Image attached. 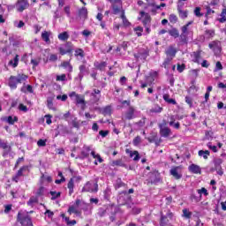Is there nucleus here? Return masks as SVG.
<instances>
[{
    "instance_id": "1",
    "label": "nucleus",
    "mask_w": 226,
    "mask_h": 226,
    "mask_svg": "<svg viewBox=\"0 0 226 226\" xmlns=\"http://www.w3.org/2000/svg\"><path fill=\"white\" fill-rule=\"evenodd\" d=\"M17 222H19L22 226H33L31 217L22 212L18 213Z\"/></svg>"
},
{
    "instance_id": "2",
    "label": "nucleus",
    "mask_w": 226,
    "mask_h": 226,
    "mask_svg": "<svg viewBox=\"0 0 226 226\" xmlns=\"http://www.w3.org/2000/svg\"><path fill=\"white\" fill-rule=\"evenodd\" d=\"M58 50L61 56H64L65 54H72V52H73V44H72L71 41H68L58 48Z\"/></svg>"
},
{
    "instance_id": "3",
    "label": "nucleus",
    "mask_w": 226,
    "mask_h": 226,
    "mask_svg": "<svg viewBox=\"0 0 226 226\" xmlns=\"http://www.w3.org/2000/svg\"><path fill=\"white\" fill-rule=\"evenodd\" d=\"M209 49L214 50L215 56H220L222 53V43L218 41H214L208 44Z\"/></svg>"
},
{
    "instance_id": "4",
    "label": "nucleus",
    "mask_w": 226,
    "mask_h": 226,
    "mask_svg": "<svg viewBox=\"0 0 226 226\" xmlns=\"http://www.w3.org/2000/svg\"><path fill=\"white\" fill-rule=\"evenodd\" d=\"M82 192H89L90 193L98 192V182H87L83 187Z\"/></svg>"
},
{
    "instance_id": "5",
    "label": "nucleus",
    "mask_w": 226,
    "mask_h": 226,
    "mask_svg": "<svg viewBox=\"0 0 226 226\" xmlns=\"http://www.w3.org/2000/svg\"><path fill=\"white\" fill-rule=\"evenodd\" d=\"M16 8L18 11H24V10H27L29 8V2L27 0H19L16 4Z\"/></svg>"
},
{
    "instance_id": "6",
    "label": "nucleus",
    "mask_w": 226,
    "mask_h": 226,
    "mask_svg": "<svg viewBox=\"0 0 226 226\" xmlns=\"http://www.w3.org/2000/svg\"><path fill=\"white\" fill-rule=\"evenodd\" d=\"M159 128L161 137H164L165 139L170 137V133H172L170 128L163 126V124H159Z\"/></svg>"
},
{
    "instance_id": "7",
    "label": "nucleus",
    "mask_w": 226,
    "mask_h": 226,
    "mask_svg": "<svg viewBox=\"0 0 226 226\" xmlns=\"http://www.w3.org/2000/svg\"><path fill=\"white\" fill-rule=\"evenodd\" d=\"M215 169L219 176H223V170H222V163H223V160L218 158L214 160Z\"/></svg>"
},
{
    "instance_id": "8",
    "label": "nucleus",
    "mask_w": 226,
    "mask_h": 226,
    "mask_svg": "<svg viewBox=\"0 0 226 226\" xmlns=\"http://www.w3.org/2000/svg\"><path fill=\"white\" fill-rule=\"evenodd\" d=\"M148 56H149V52L146 49H140L138 53L134 54V57L135 59H137V61H139V59H142L143 61H146Z\"/></svg>"
},
{
    "instance_id": "9",
    "label": "nucleus",
    "mask_w": 226,
    "mask_h": 226,
    "mask_svg": "<svg viewBox=\"0 0 226 226\" xmlns=\"http://www.w3.org/2000/svg\"><path fill=\"white\" fill-rule=\"evenodd\" d=\"M130 193H133V189H129L128 193H124V195H121L118 198V202H122L121 204L124 206L130 199H132V196H130Z\"/></svg>"
},
{
    "instance_id": "10",
    "label": "nucleus",
    "mask_w": 226,
    "mask_h": 226,
    "mask_svg": "<svg viewBox=\"0 0 226 226\" xmlns=\"http://www.w3.org/2000/svg\"><path fill=\"white\" fill-rule=\"evenodd\" d=\"M26 170H27V166L21 167L18 170L16 175L12 177V181H14L15 183H18V181H20V177H22V176H24V172H26Z\"/></svg>"
},
{
    "instance_id": "11",
    "label": "nucleus",
    "mask_w": 226,
    "mask_h": 226,
    "mask_svg": "<svg viewBox=\"0 0 226 226\" xmlns=\"http://www.w3.org/2000/svg\"><path fill=\"white\" fill-rule=\"evenodd\" d=\"M108 212L110 213L109 220L110 222H116V215H117V208H116L114 206H109L107 207Z\"/></svg>"
},
{
    "instance_id": "12",
    "label": "nucleus",
    "mask_w": 226,
    "mask_h": 226,
    "mask_svg": "<svg viewBox=\"0 0 226 226\" xmlns=\"http://www.w3.org/2000/svg\"><path fill=\"white\" fill-rule=\"evenodd\" d=\"M79 80H82L85 75L89 74V70L87 69V67H86V64L79 65Z\"/></svg>"
},
{
    "instance_id": "13",
    "label": "nucleus",
    "mask_w": 226,
    "mask_h": 226,
    "mask_svg": "<svg viewBox=\"0 0 226 226\" xmlns=\"http://www.w3.org/2000/svg\"><path fill=\"white\" fill-rule=\"evenodd\" d=\"M177 53V50H176V48L170 46L166 50L165 54L167 57H170L171 59H174L176 57V54Z\"/></svg>"
},
{
    "instance_id": "14",
    "label": "nucleus",
    "mask_w": 226,
    "mask_h": 226,
    "mask_svg": "<svg viewBox=\"0 0 226 226\" xmlns=\"http://www.w3.org/2000/svg\"><path fill=\"white\" fill-rule=\"evenodd\" d=\"M140 15L143 17V15H145L144 19L142 20L143 26L145 27H147V26L151 25V16H149V14L141 11Z\"/></svg>"
},
{
    "instance_id": "15",
    "label": "nucleus",
    "mask_w": 226,
    "mask_h": 226,
    "mask_svg": "<svg viewBox=\"0 0 226 226\" xmlns=\"http://www.w3.org/2000/svg\"><path fill=\"white\" fill-rule=\"evenodd\" d=\"M134 117H135V108H133L132 106H129L125 113V118H127L128 120H131V119H133Z\"/></svg>"
},
{
    "instance_id": "16",
    "label": "nucleus",
    "mask_w": 226,
    "mask_h": 226,
    "mask_svg": "<svg viewBox=\"0 0 226 226\" xmlns=\"http://www.w3.org/2000/svg\"><path fill=\"white\" fill-rule=\"evenodd\" d=\"M179 167L172 168L170 171V173L175 177V179H181L183 177V175L179 173Z\"/></svg>"
},
{
    "instance_id": "17",
    "label": "nucleus",
    "mask_w": 226,
    "mask_h": 226,
    "mask_svg": "<svg viewBox=\"0 0 226 226\" xmlns=\"http://www.w3.org/2000/svg\"><path fill=\"white\" fill-rule=\"evenodd\" d=\"M126 153H129L130 157L133 158L134 162H139V160H140V154H139V151L135 150V151H130V150H126Z\"/></svg>"
},
{
    "instance_id": "18",
    "label": "nucleus",
    "mask_w": 226,
    "mask_h": 226,
    "mask_svg": "<svg viewBox=\"0 0 226 226\" xmlns=\"http://www.w3.org/2000/svg\"><path fill=\"white\" fill-rule=\"evenodd\" d=\"M17 84H19L17 78L15 76H11L9 79V87L11 89H17Z\"/></svg>"
},
{
    "instance_id": "19",
    "label": "nucleus",
    "mask_w": 226,
    "mask_h": 226,
    "mask_svg": "<svg viewBox=\"0 0 226 226\" xmlns=\"http://www.w3.org/2000/svg\"><path fill=\"white\" fill-rule=\"evenodd\" d=\"M78 15L79 19L86 20V19H87V9L86 7H82L79 10Z\"/></svg>"
},
{
    "instance_id": "20",
    "label": "nucleus",
    "mask_w": 226,
    "mask_h": 226,
    "mask_svg": "<svg viewBox=\"0 0 226 226\" xmlns=\"http://www.w3.org/2000/svg\"><path fill=\"white\" fill-rule=\"evenodd\" d=\"M190 172H192V174H200V166L196 164H191L189 166Z\"/></svg>"
},
{
    "instance_id": "21",
    "label": "nucleus",
    "mask_w": 226,
    "mask_h": 226,
    "mask_svg": "<svg viewBox=\"0 0 226 226\" xmlns=\"http://www.w3.org/2000/svg\"><path fill=\"white\" fill-rule=\"evenodd\" d=\"M21 93H30L33 94L34 93V90H33V86L31 85H26L24 83V86L20 89Z\"/></svg>"
},
{
    "instance_id": "22",
    "label": "nucleus",
    "mask_w": 226,
    "mask_h": 226,
    "mask_svg": "<svg viewBox=\"0 0 226 226\" xmlns=\"http://www.w3.org/2000/svg\"><path fill=\"white\" fill-rule=\"evenodd\" d=\"M120 11L123 13L124 10H123V5L121 4H113V13L114 15H117V13H120Z\"/></svg>"
},
{
    "instance_id": "23",
    "label": "nucleus",
    "mask_w": 226,
    "mask_h": 226,
    "mask_svg": "<svg viewBox=\"0 0 226 226\" xmlns=\"http://www.w3.org/2000/svg\"><path fill=\"white\" fill-rule=\"evenodd\" d=\"M182 34H180V38L182 40H186V36H188V25H185L181 27Z\"/></svg>"
},
{
    "instance_id": "24",
    "label": "nucleus",
    "mask_w": 226,
    "mask_h": 226,
    "mask_svg": "<svg viewBox=\"0 0 226 226\" xmlns=\"http://www.w3.org/2000/svg\"><path fill=\"white\" fill-rule=\"evenodd\" d=\"M58 133H60V135H63V137H64V135H70V133H72V131L68 129V127L61 125Z\"/></svg>"
},
{
    "instance_id": "25",
    "label": "nucleus",
    "mask_w": 226,
    "mask_h": 226,
    "mask_svg": "<svg viewBox=\"0 0 226 226\" xmlns=\"http://www.w3.org/2000/svg\"><path fill=\"white\" fill-rule=\"evenodd\" d=\"M67 188L69 189V195H72L73 193V188H75V181L73 178H71L68 185Z\"/></svg>"
},
{
    "instance_id": "26",
    "label": "nucleus",
    "mask_w": 226,
    "mask_h": 226,
    "mask_svg": "<svg viewBox=\"0 0 226 226\" xmlns=\"http://www.w3.org/2000/svg\"><path fill=\"white\" fill-rule=\"evenodd\" d=\"M168 33L170 36H172L173 38H179V30H177V28H171Z\"/></svg>"
},
{
    "instance_id": "27",
    "label": "nucleus",
    "mask_w": 226,
    "mask_h": 226,
    "mask_svg": "<svg viewBox=\"0 0 226 226\" xmlns=\"http://www.w3.org/2000/svg\"><path fill=\"white\" fill-rule=\"evenodd\" d=\"M94 66L95 68H97V70H100L101 72H103V70H105V68H107V63L106 62H102V63H94Z\"/></svg>"
},
{
    "instance_id": "28",
    "label": "nucleus",
    "mask_w": 226,
    "mask_h": 226,
    "mask_svg": "<svg viewBox=\"0 0 226 226\" xmlns=\"http://www.w3.org/2000/svg\"><path fill=\"white\" fill-rule=\"evenodd\" d=\"M61 66L63 68H65V70H67V72H69L70 73H72V72H73V66H72V64H70V62H63L61 64Z\"/></svg>"
},
{
    "instance_id": "29",
    "label": "nucleus",
    "mask_w": 226,
    "mask_h": 226,
    "mask_svg": "<svg viewBox=\"0 0 226 226\" xmlns=\"http://www.w3.org/2000/svg\"><path fill=\"white\" fill-rule=\"evenodd\" d=\"M68 213L69 215H76L77 216H80V211H79L78 209H76V207L74 206H71L68 208Z\"/></svg>"
},
{
    "instance_id": "30",
    "label": "nucleus",
    "mask_w": 226,
    "mask_h": 226,
    "mask_svg": "<svg viewBox=\"0 0 226 226\" xmlns=\"http://www.w3.org/2000/svg\"><path fill=\"white\" fill-rule=\"evenodd\" d=\"M68 38H70V34H68V32H63L58 34V40H60L61 41H66Z\"/></svg>"
},
{
    "instance_id": "31",
    "label": "nucleus",
    "mask_w": 226,
    "mask_h": 226,
    "mask_svg": "<svg viewBox=\"0 0 226 226\" xmlns=\"http://www.w3.org/2000/svg\"><path fill=\"white\" fill-rule=\"evenodd\" d=\"M177 11L180 19H186L188 17V11H183V9L180 6H178Z\"/></svg>"
},
{
    "instance_id": "32",
    "label": "nucleus",
    "mask_w": 226,
    "mask_h": 226,
    "mask_svg": "<svg viewBox=\"0 0 226 226\" xmlns=\"http://www.w3.org/2000/svg\"><path fill=\"white\" fill-rule=\"evenodd\" d=\"M16 77V80L18 81V84H22V82L27 80V75L25 74H19Z\"/></svg>"
},
{
    "instance_id": "33",
    "label": "nucleus",
    "mask_w": 226,
    "mask_h": 226,
    "mask_svg": "<svg viewBox=\"0 0 226 226\" xmlns=\"http://www.w3.org/2000/svg\"><path fill=\"white\" fill-rule=\"evenodd\" d=\"M100 93H102V91L98 90V89H94L93 92L91 93V96H95V102H99L100 98L102 95H100Z\"/></svg>"
},
{
    "instance_id": "34",
    "label": "nucleus",
    "mask_w": 226,
    "mask_h": 226,
    "mask_svg": "<svg viewBox=\"0 0 226 226\" xmlns=\"http://www.w3.org/2000/svg\"><path fill=\"white\" fill-rule=\"evenodd\" d=\"M9 64L13 68H17L19 66V55H16L14 59L9 62Z\"/></svg>"
},
{
    "instance_id": "35",
    "label": "nucleus",
    "mask_w": 226,
    "mask_h": 226,
    "mask_svg": "<svg viewBox=\"0 0 226 226\" xmlns=\"http://www.w3.org/2000/svg\"><path fill=\"white\" fill-rule=\"evenodd\" d=\"M34 204H38V196L32 197L27 201V206H30L31 207H33V206H34Z\"/></svg>"
},
{
    "instance_id": "36",
    "label": "nucleus",
    "mask_w": 226,
    "mask_h": 226,
    "mask_svg": "<svg viewBox=\"0 0 226 226\" xmlns=\"http://www.w3.org/2000/svg\"><path fill=\"white\" fill-rule=\"evenodd\" d=\"M163 100L167 102V103H170L171 105H176V100L170 99V96L167 94L163 95Z\"/></svg>"
},
{
    "instance_id": "37",
    "label": "nucleus",
    "mask_w": 226,
    "mask_h": 226,
    "mask_svg": "<svg viewBox=\"0 0 226 226\" xmlns=\"http://www.w3.org/2000/svg\"><path fill=\"white\" fill-rule=\"evenodd\" d=\"M107 211H109V209H107V207H100L98 209V216H100L101 218H103V216H105L107 215Z\"/></svg>"
},
{
    "instance_id": "38",
    "label": "nucleus",
    "mask_w": 226,
    "mask_h": 226,
    "mask_svg": "<svg viewBox=\"0 0 226 226\" xmlns=\"http://www.w3.org/2000/svg\"><path fill=\"white\" fill-rule=\"evenodd\" d=\"M41 38L44 41L49 42V41H50V34H49V32H47V31H44L41 34Z\"/></svg>"
},
{
    "instance_id": "39",
    "label": "nucleus",
    "mask_w": 226,
    "mask_h": 226,
    "mask_svg": "<svg viewBox=\"0 0 226 226\" xmlns=\"http://www.w3.org/2000/svg\"><path fill=\"white\" fill-rule=\"evenodd\" d=\"M213 36H215L214 29L205 31V38H207L209 40L210 38H213Z\"/></svg>"
},
{
    "instance_id": "40",
    "label": "nucleus",
    "mask_w": 226,
    "mask_h": 226,
    "mask_svg": "<svg viewBox=\"0 0 226 226\" xmlns=\"http://www.w3.org/2000/svg\"><path fill=\"white\" fill-rule=\"evenodd\" d=\"M198 154L199 156H203L204 160H207V157L209 156V151L200 150Z\"/></svg>"
},
{
    "instance_id": "41",
    "label": "nucleus",
    "mask_w": 226,
    "mask_h": 226,
    "mask_svg": "<svg viewBox=\"0 0 226 226\" xmlns=\"http://www.w3.org/2000/svg\"><path fill=\"white\" fill-rule=\"evenodd\" d=\"M50 195L52 196L51 197V200H56V199H59V197H61V192H54V191H51L49 192Z\"/></svg>"
},
{
    "instance_id": "42",
    "label": "nucleus",
    "mask_w": 226,
    "mask_h": 226,
    "mask_svg": "<svg viewBox=\"0 0 226 226\" xmlns=\"http://www.w3.org/2000/svg\"><path fill=\"white\" fill-rule=\"evenodd\" d=\"M17 121H19V118L17 117H11V116H9L7 117V123L9 124H15V123H17Z\"/></svg>"
},
{
    "instance_id": "43",
    "label": "nucleus",
    "mask_w": 226,
    "mask_h": 226,
    "mask_svg": "<svg viewBox=\"0 0 226 226\" xmlns=\"http://www.w3.org/2000/svg\"><path fill=\"white\" fill-rule=\"evenodd\" d=\"M91 149L89 147H85L84 150L81 152V158H87L89 156Z\"/></svg>"
},
{
    "instance_id": "44",
    "label": "nucleus",
    "mask_w": 226,
    "mask_h": 226,
    "mask_svg": "<svg viewBox=\"0 0 226 226\" xmlns=\"http://www.w3.org/2000/svg\"><path fill=\"white\" fill-rule=\"evenodd\" d=\"M193 62L199 63V60L200 59V51H196L192 53Z\"/></svg>"
},
{
    "instance_id": "45",
    "label": "nucleus",
    "mask_w": 226,
    "mask_h": 226,
    "mask_svg": "<svg viewBox=\"0 0 226 226\" xmlns=\"http://www.w3.org/2000/svg\"><path fill=\"white\" fill-rule=\"evenodd\" d=\"M102 114L104 116H110L112 114V108L110 106H107L103 109Z\"/></svg>"
},
{
    "instance_id": "46",
    "label": "nucleus",
    "mask_w": 226,
    "mask_h": 226,
    "mask_svg": "<svg viewBox=\"0 0 226 226\" xmlns=\"http://www.w3.org/2000/svg\"><path fill=\"white\" fill-rule=\"evenodd\" d=\"M71 124L72 125V128H77V130L80 128V123L77 121V117H74L72 120Z\"/></svg>"
},
{
    "instance_id": "47",
    "label": "nucleus",
    "mask_w": 226,
    "mask_h": 226,
    "mask_svg": "<svg viewBox=\"0 0 226 226\" xmlns=\"http://www.w3.org/2000/svg\"><path fill=\"white\" fill-rule=\"evenodd\" d=\"M173 58H170V56H167V58L164 60L162 66L166 69L169 70V64H170V61H172Z\"/></svg>"
},
{
    "instance_id": "48",
    "label": "nucleus",
    "mask_w": 226,
    "mask_h": 226,
    "mask_svg": "<svg viewBox=\"0 0 226 226\" xmlns=\"http://www.w3.org/2000/svg\"><path fill=\"white\" fill-rule=\"evenodd\" d=\"M0 147H2V149H5L7 153H10V151H11V147L8 146V144L5 143L4 141H3L2 144H0Z\"/></svg>"
},
{
    "instance_id": "49",
    "label": "nucleus",
    "mask_w": 226,
    "mask_h": 226,
    "mask_svg": "<svg viewBox=\"0 0 226 226\" xmlns=\"http://www.w3.org/2000/svg\"><path fill=\"white\" fill-rule=\"evenodd\" d=\"M197 192H198L200 197L202 196V193H204V195L206 197H207V195H209V192H207V189H206L205 187H202L201 189H199Z\"/></svg>"
},
{
    "instance_id": "50",
    "label": "nucleus",
    "mask_w": 226,
    "mask_h": 226,
    "mask_svg": "<svg viewBox=\"0 0 226 226\" xmlns=\"http://www.w3.org/2000/svg\"><path fill=\"white\" fill-rule=\"evenodd\" d=\"M76 102L79 104L86 103V101H84V96L79 94L76 95Z\"/></svg>"
},
{
    "instance_id": "51",
    "label": "nucleus",
    "mask_w": 226,
    "mask_h": 226,
    "mask_svg": "<svg viewBox=\"0 0 226 226\" xmlns=\"http://www.w3.org/2000/svg\"><path fill=\"white\" fill-rule=\"evenodd\" d=\"M183 216L184 218H192V212H190L187 208L183 209Z\"/></svg>"
},
{
    "instance_id": "52",
    "label": "nucleus",
    "mask_w": 226,
    "mask_h": 226,
    "mask_svg": "<svg viewBox=\"0 0 226 226\" xmlns=\"http://www.w3.org/2000/svg\"><path fill=\"white\" fill-rule=\"evenodd\" d=\"M121 19L123 20L124 26H128L130 24V21H128L126 16H124V11H122Z\"/></svg>"
},
{
    "instance_id": "53",
    "label": "nucleus",
    "mask_w": 226,
    "mask_h": 226,
    "mask_svg": "<svg viewBox=\"0 0 226 226\" xmlns=\"http://www.w3.org/2000/svg\"><path fill=\"white\" fill-rule=\"evenodd\" d=\"M169 223V219H167L166 215H162L161 217V226H165Z\"/></svg>"
},
{
    "instance_id": "54",
    "label": "nucleus",
    "mask_w": 226,
    "mask_h": 226,
    "mask_svg": "<svg viewBox=\"0 0 226 226\" xmlns=\"http://www.w3.org/2000/svg\"><path fill=\"white\" fill-rule=\"evenodd\" d=\"M47 105H48V108H49L51 110H56V108H54V102L52 99L49 98L47 100Z\"/></svg>"
},
{
    "instance_id": "55",
    "label": "nucleus",
    "mask_w": 226,
    "mask_h": 226,
    "mask_svg": "<svg viewBox=\"0 0 226 226\" xmlns=\"http://www.w3.org/2000/svg\"><path fill=\"white\" fill-rule=\"evenodd\" d=\"M169 20L170 22H171V24H176V22H177V16H176L175 14H170Z\"/></svg>"
},
{
    "instance_id": "56",
    "label": "nucleus",
    "mask_w": 226,
    "mask_h": 226,
    "mask_svg": "<svg viewBox=\"0 0 226 226\" xmlns=\"http://www.w3.org/2000/svg\"><path fill=\"white\" fill-rule=\"evenodd\" d=\"M37 146H39V147H45L47 146V140H45V139H39L37 141Z\"/></svg>"
},
{
    "instance_id": "57",
    "label": "nucleus",
    "mask_w": 226,
    "mask_h": 226,
    "mask_svg": "<svg viewBox=\"0 0 226 226\" xmlns=\"http://www.w3.org/2000/svg\"><path fill=\"white\" fill-rule=\"evenodd\" d=\"M64 80H66V74H62V75L56 76V81L64 82Z\"/></svg>"
},
{
    "instance_id": "58",
    "label": "nucleus",
    "mask_w": 226,
    "mask_h": 226,
    "mask_svg": "<svg viewBox=\"0 0 226 226\" xmlns=\"http://www.w3.org/2000/svg\"><path fill=\"white\" fill-rule=\"evenodd\" d=\"M163 110V108L160 106H154L152 109L151 112H155V113H160Z\"/></svg>"
},
{
    "instance_id": "59",
    "label": "nucleus",
    "mask_w": 226,
    "mask_h": 226,
    "mask_svg": "<svg viewBox=\"0 0 226 226\" xmlns=\"http://www.w3.org/2000/svg\"><path fill=\"white\" fill-rule=\"evenodd\" d=\"M140 142H141V138H140V136H137V137L134 138V139H133V141H132V144H133L134 146H139V144H140Z\"/></svg>"
},
{
    "instance_id": "60",
    "label": "nucleus",
    "mask_w": 226,
    "mask_h": 226,
    "mask_svg": "<svg viewBox=\"0 0 226 226\" xmlns=\"http://www.w3.org/2000/svg\"><path fill=\"white\" fill-rule=\"evenodd\" d=\"M45 192V187H40L36 192V197H41L43 195V192Z\"/></svg>"
},
{
    "instance_id": "61",
    "label": "nucleus",
    "mask_w": 226,
    "mask_h": 226,
    "mask_svg": "<svg viewBox=\"0 0 226 226\" xmlns=\"http://www.w3.org/2000/svg\"><path fill=\"white\" fill-rule=\"evenodd\" d=\"M185 102L187 105H189L190 107H192L193 105V100L192 99V97L190 96H186L185 97Z\"/></svg>"
},
{
    "instance_id": "62",
    "label": "nucleus",
    "mask_w": 226,
    "mask_h": 226,
    "mask_svg": "<svg viewBox=\"0 0 226 226\" xmlns=\"http://www.w3.org/2000/svg\"><path fill=\"white\" fill-rule=\"evenodd\" d=\"M136 124L139 128H142L146 124V118H143V119L139 120V122L136 123Z\"/></svg>"
},
{
    "instance_id": "63",
    "label": "nucleus",
    "mask_w": 226,
    "mask_h": 226,
    "mask_svg": "<svg viewBox=\"0 0 226 226\" xmlns=\"http://www.w3.org/2000/svg\"><path fill=\"white\" fill-rule=\"evenodd\" d=\"M194 15L196 17H202V13H200V7H196L194 10Z\"/></svg>"
},
{
    "instance_id": "64",
    "label": "nucleus",
    "mask_w": 226,
    "mask_h": 226,
    "mask_svg": "<svg viewBox=\"0 0 226 226\" xmlns=\"http://www.w3.org/2000/svg\"><path fill=\"white\" fill-rule=\"evenodd\" d=\"M75 56H79L80 57H84V50L80 49H76Z\"/></svg>"
}]
</instances>
